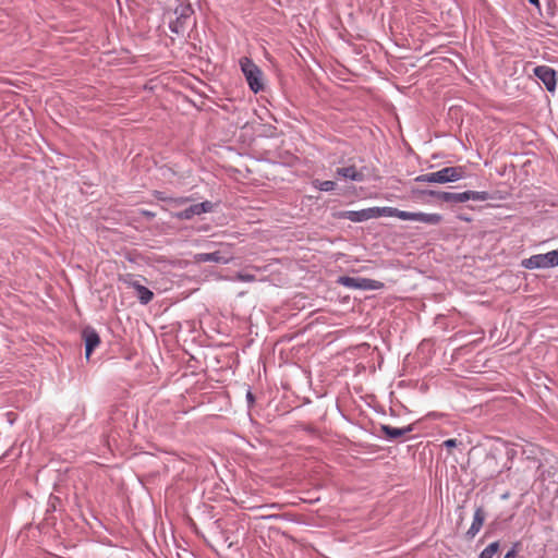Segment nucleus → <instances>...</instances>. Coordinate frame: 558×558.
Masks as SVG:
<instances>
[{
    "instance_id": "nucleus-6",
    "label": "nucleus",
    "mask_w": 558,
    "mask_h": 558,
    "mask_svg": "<svg viewBox=\"0 0 558 558\" xmlns=\"http://www.w3.org/2000/svg\"><path fill=\"white\" fill-rule=\"evenodd\" d=\"M233 258L232 253L230 252V245H227L223 250H218L213 253H198L194 255L195 263H217V264H228Z\"/></svg>"
},
{
    "instance_id": "nucleus-4",
    "label": "nucleus",
    "mask_w": 558,
    "mask_h": 558,
    "mask_svg": "<svg viewBox=\"0 0 558 558\" xmlns=\"http://www.w3.org/2000/svg\"><path fill=\"white\" fill-rule=\"evenodd\" d=\"M522 265L527 269L550 268L558 266V248L546 254L533 255L530 258L524 259Z\"/></svg>"
},
{
    "instance_id": "nucleus-14",
    "label": "nucleus",
    "mask_w": 558,
    "mask_h": 558,
    "mask_svg": "<svg viewBox=\"0 0 558 558\" xmlns=\"http://www.w3.org/2000/svg\"><path fill=\"white\" fill-rule=\"evenodd\" d=\"M336 172L338 177L342 179H350L353 181H362L364 178L363 173L360 172L353 165L337 168Z\"/></svg>"
},
{
    "instance_id": "nucleus-15",
    "label": "nucleus",
    "mask_w": 558,
    "mask_h": 558,
    "mask_svg": "<svg viewBox=\"0 0 558 558\" xmlns=\"http://www.w3.org/2000/svg\"><path fill=\"white\" fill-rule=\"evenodd\" d=\"M485 520V513L482 508H477L474 512L473 522L466 532V535L473 538L482 529Z\"/></svg>"
},
{
    "instance_id": "nucleus-18",
    "label": "nucleus",
    "mask_w": 558,
    "mask_h": 558,
    "mask_svg": "<svg viewBox=\"0 0 558 558\" xmlns=\"http://www.w3.org/2000/svg\"><path fill=\"white\" fill-rule=\"evenodd\" d=\"M314 186L320 191L329 192V191L335 190L336 183L333 181H329V180L328 181L316 180V181H314Z\"/></svg>"
},
{
    "instance_id": "nucleus-7",
    "label": "nucleus",
    "mask_w": 558,
    "mask_h": 558,
    "mask_svg": "<svg viewBox=\"0 0 558 558\" xmlns=\"http://www.w3.org/2000/svg\"><path fill=\"white\" fill-rule=\"evenodd\" d=\"M401 220L418 221L428 226H438L442 222L444 218L437 213H422V211H407L400 215Z\"/></svg>"
},
{
    "instance_id": "nucleus-21",
    "label": "nucleus",
    "mask_w": 558,
    "mask_h": 558,
    "mask_svg": "<svg viewBox=\"0 0 558 558\" xmlns=\"http://www.w3.org/2000/svg\"><path fill=\"white\" fill-rule=\"evenodd\" d=\"M457 445H458L457 439H453V438L447 439V440L444 441V446L447 447V448H453Z\"/></svg>"
},
{
    "instance_id": "nucleus-13",
    "label": "nucleus",
    "mask_w": 558,
    "mask_h": 558,
    "mask_svg": "<svg viewBox=\"0 0 558 558\" xmlns=\"http://www.w3.org/2000/svg\"><path fill=\"white\" fill-rule=\"evenodd\" d=\"M343 217L353 221V222H362L369 219H373L372 207L361 209V210H349L343 214Z\"/></svg>"
},
{
    "instance_id": "nucleus-12",
    "label": "nucleus",
    "mask_w": 558,
    "mask_h": 558,
    "mask_svg": "<svg viewBox=\"0 0 558 558\" xmlns=\"http://www.w3.org/2000/svg\"><path fill=\"white\" fill-rule=\"evenodd\" d=\"M380 432L384 434V436L387 439L393 440V439L400 438V437L404 436L405 434L412 432V426L409 425V426H405L402 428H397V427H392L389 425H381Z\"/></svg>"
},
{
    "instance_id": "nucleus-2",
    "label": "nucleus",
    "mask_w": 558,
    "mask_h": 558,
    "mask_svg": "<svg viewBox=\"0 0 558 558\" xmlns=\"http://www.w3.org/2000/svg\"><path fill=\"white\" fill-rule=\"evenodd\" d=\"M422 194L429 195L444 202L464 203L472 201H487L489 198L488 192L485 191H465L462 193L440 192L434 190L422 191Z\"/></svg>"
},
{
    "instance_id": "nucleus-17",
    "label": "nucleus",
    "mask_w": 558,
    "mask_h": 558,
    "mask_svg": "<svg viewBox=\"0 0 558 558\" xmlns=\"http://www.w3.org/2000/svg\"><path fill=\"white\" fill-rule=\"evenodd\" d=\"M499 549V543L494 542L489 544L480 555L478 558H493Z\"/></svg>"
},
{
    "instance_id": "nucleus-1",
    "label": "nucleus",
    "mask_w": 558,
    "mask_h": 558,
    "mask_svg": "<svg viewBox=\"0 0 558 558\" xmlns=\"http://www.w3.org/2000/svg\"><path fill=\"white\" fill-rule=\"evenodd\" d=\"M465 175V168L458 166V167H446L442 168L436 172L425 173L417 175L414 180L415 182L420 183H448V182H456L460 179L464 178Z\"/></svg>"
},
{
    "instance_id": "nucleus-9",
    "label": "nucleus",
    "mask_w": 558,
    "mask_h": 558,
    "mask_svg": "<svg viewBox=\"0 0 558 558\" xmlns=\"http://www.w3.org/2000/svg\"><path fill=\"white\" fill-rule=\"evenodd\" d=\"M534 74L543 82L548 92H554L556 89V72L551 68L547 65L536 66L534 69Z\"/></svg>"
},
{
    "instance_id": "nucleus-16",
    "label": "nucleus",
    "mask_w": 558,
    "mask_h": 558,
    "mask_svg": "<svg viewBox=\"0 0 558 558\" xmlns=\"http://www.w3.org/2000/svg\"><path fill=\"white\" fill-rule=\"evenodd\" d=\"M403 211L395 207H372L373 219L379 217H396L400 219V215Z\"/></svg>"
},
{
    "instance_id": "nucleus-3",
    "label": "nucleus",
    "mask_w": 558,
    "mask_h": 558,
    "mask_svg": "<svg viewBox=\"0 0 558 558\" xmlns=\"http://www.w3.org/2000/svg\"><path fill=\"white\" fill-rule=\"evenodd\" d=\"M240 66L252 92L264 89L263 71L247 57L240 59Z\"/></svg>"
},
{
    "instance_id": "nucleus-5",
    "label": "nucleus",
    "mask_w": 558,
    "mask_h": 558,
    "mask_svg": "<svg viewBox=\"0 0 558 558\" xmlns=\"http://www.w3.org/2000/svg\"><path fill=\"white\" fill-rule=\"evenodd\" d=\"M338 283L349 289L359 290H379L384 287V283L377 280L348 276L339 277Z\"/></svg>"
},
{
    "instance_id": "nucleus-25",
    "label": "nucleus",
    "mask_w": 558,
    "mask_h": 558,
    "mask_svg": "<svg viewBox=\"0 0 558 558\" xmlns=\"http://www.w3.org/2000/svg\"><path fill=\"white\" fill-rule=\"evenodd\" d=\"M157 198H158V199H161V201H167V202H168V199H169V198H165V197L161 195V193H158V194H157Z\"/></svg>"
},
{
    "instance_id": "nucleus-19",
    "label": "nucleus",
    "mask_w": 558,
    "mask_h": 558,
    "mask_svg": "<svg viewBox=\"0 0 558 558\" xmlns=\"http://www.w3.org/2000/svg\"><path fill=\"white\" fill-rule=\"evenodd\" d=\"M192 198L191 197H178V198H169L168 199V204L171 206V207H180L189 202H191Z\"/></svg>"
},
{
    "instance_id": "nucleus-8",
    "label": "nucleus",
    "mask_w": 558,
    "mask_h": 558,
    "mask_svg": "<svg viewBox=\"0 0 558 558\" xmlns=\"http://www.w3.org/2000/svg\"><path fill=\"white\" fill-rule=\"evenodd\" d=\"M120 280L128 287L135 289L137 298L142 304H148L154 299V293L135 280L132 275H125L124 277H121Z\"/></svg>"
},
{
    "instance_id": "nucleus-22",
    "label": "nucleus",
    "mask_w": 558,
    "mask_h": 558,
    "mask_svg": "<svg viewBox=\"0 0 558 558\" xmlns=\"http://www.w3.org/2000/svg\"><path fill=\"white\" fill-rule=\"evenodd\" d=\"M517 556V550L513 548L511 550H509L504 558H515Z\"/></svg>"
},
{
    "instance_id": "nucleus-20",
    "label": "nucleus",
    "mask_w": 558,
    "mask_h": 558,
    "mask_svg": "<svg viewBox=\"0 0 558 558\" xmlns=\"http://www.w3.org/2000/svg\"><path fill=\"white\" fill-rule=\"evenodd\" d=\"M235 278H236V280L243 281V282H252L255 280L254 275L242 274V272L236 274Z\"/></svg>"
},
{
    "instance_id": "nucleus-24",
    "label": "nucleus",
    "mask_w": 558,
    "mask_h": 558,
    "mask_svg": "<svg viewBox=\"0 0 558 558\" xmlns=\"http://www.w3.org/2000/svg\"><path fill=\"white\" fill-rule=\"evenodd\" d=\"M529 2H530L531 4L536 5V7H538V5H539V1H538V0H529Z\"/></svg>"
},
{
    "instance_id": "nucleus-23",
    "label": "nucleus",
    "mask_w": 558,
    "mask_h": 558,
    "mask_svg": "<svg viewBox=\"0 0 558 558\" xmlns=\"http://www.w3.org/2000/svg\"><path fill=\"white\" fill-rule=\"evenodd\" d=\"M190 12H191V8L190 7H185V8H183L181 16L186 17L190 14Z\"/></svg>"
},
{
    "instance_id": "nucleus-10",
    "label": "nucleus",
    "mask_w": 558,
    "mask_h": 558,
    "mask_svg": "<svg viewBox=\"0 0 558 558\" xmlns=\"http://www.w3.org/2000/svg\"><path fill=\"white\" fill-rule=\"evenodd\" d=\"M213 208H214V204L209 201H206V202H203L199 204H194V205L190 206L189 208L175 214V217L179 219H182V220H187V219L193 218L194 216H199L205 213H210V211H213Z\"/></svg>"
},
{
    "instance_id": "nucleus-11",
    "label": "nucleus",
    "mask_w": 558,
    "mask_h": 558,
    "mask_svg": "<svg viewBox=\"0 0 558 558\" xmlns=\"http://www.w3.org/2000/svg\"><path fill=\"white\" fill-rule=\"evenodd\" d=\"M84 342H85V355L89 359L94 349L99 345L100 338L99 335L93 328H85L82 332Z\"/></svg>"
}]
</instances>
